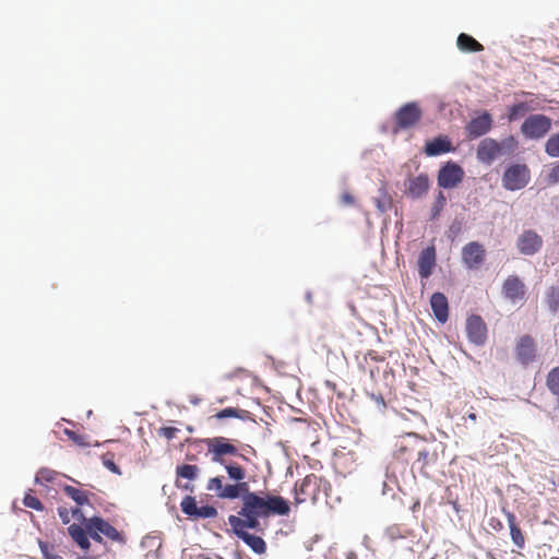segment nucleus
Segmentation results:
<instances>
[{"label": "nucleus", "mask_w": 559, "mask_h": 559, "mask_svg": "<svg viewBox=\"0 0 559 559\" xmlns=\"http://www.w3.org/2000/svg\"><path fill=\"white\" fill-rule=\"evenodd\" d=\"M437 266V249L433 243L421 249L417 257V272L420 280H428Z\"/></svg>", "instance_id": "12"}, {"label": "nucleus", "mask_w": 559, "mask_h": 559, "mask_svg": "<svg viewBox=\"0 0 559 559\" xmlns=\"http://www.w3.org/2000/svg\"><path fill=\"white\" fill-rule=\"evenodd\" d=\"M531 181V169L525 163L510 162L502 173V187L507 191H519Z\"/></svg>", "instance_id": "4"}, {"label": "nucleus", "mask_w": 559, "mask_h": 559, "mask_svg": "<svg viewBox=\"0 0 559 559\" xmlns=\"http://www.w3.org/2000/svg\"><path fill=\"white\" fill-rule=\"evenodd\" d=\"M67 533L72 542L84 552L87 554L92 548V536L84 528L75 523L68 526Z\"/></svg>", "instance_id": "21"}, {"label": "nucleus", "mask_w": 559, "mask_h": 559, "mask_svg": "<svg viewBox=\"0 0 559 559\" xmlns=\"http://www.w3.org/2000/svg\"><path fill=\"white\" fill-rule=\"evenodd\" d=\"M262 516L255 515H234L230 514L227 519L230 526L229 533L248 532L252 530L254 532H263L260 520Z\"/></svg>", "instance_id": "17"}, {"label": "nucleus", "mask_w": 559, "mask_h": 559, "mask_svg": "<svg viewBox=\"0 0 559 559\" xmlns=\"http://www.w3.org/2000/svg\"><path fill=\"white\" fill-rule=\"evenodd\" d=\"M498 140L493 138H484L477 145L476 158L480 164L490 166L495 163L498 156Z\"/></svg>", "instance_id": "18"}, {"label": "nucleus", "mask_w": 559, "mask_h": 559, "mask_svg": "<svg viewBox=\"0 0 559 559\" xmlns=\"http://www.w3.org/2000/svg\"><path fill=\"white\" fill-rule=\"evenodd\" d=\"M543 247V238L533 229L524 230L516 240V248L521 254L534 255Z\"/></svg>", "instance_id": "16"}, {"label": "nucleus", "mask_w": 559, "mask_h": 559, "mask_svg": "<svg viewBox=\"0 0 559 559\" xmlns=\"http://www.w3.org/2000/svg\"><path fill=\"white\" fill-rule=\"evenodd\" d=\"M423 152L427 157H438L443 154L454 153L455 146L449 135L440 133L425 141Z\"/></svg>", "instance_id": "13"}, {"label": "nucleus", "mask_w": 559, "mask_h": 559, "mask_svg": "<svg viewBox=\"0 0 559 559\" xmlns=\"http://www.w3.org/2000/svg\"><path fill=\"white\" fill-rule=\"evenodd\" d=\"M305 299L308 304L312 302V293L310 290L306 292Z\"/></svg>", "instance_id": "63"}, {"label": "nucleus", "mask_w": 559, "mask_h": 559, "mask_svg": "<svg viewBox=\"0 0 559 559\" xmlns=\"http://www.w3.org/2000/svg\"><path fill=\"white\" fill-rule=\"evenodd\" d=\"M243 544H246L255 555H264L267 550L266 542L259 535L250 532L233 533Z\"/></svg>", "instance_id": "24"}, {"label": "nucleus", "mask_w": 559, "mask_h": 559, "mask_svg": "<svg viewBox=\"0 0 559 559\" xmlns=\"http://www.w3.org/2000/svg\"><path fill=\"white\" fill-rule=\"evenodd\" d=\"M536 109L535 106H533V102H525V100H516L508 106L506 117L509 122H514L520 119H523L528 116L530 114H533Z\"/></svg>", "instance_id": "22"}, {"label": "nucleus", "mask_w": 559, "mask_h": 559, "mask_svg": "<svg viewBox=\"0 0 559 559\" xmlns=\"http://www.w3.org/2000/svg\"><path fill=\"white\" fill-rule=\"evenodd\" d=\"M178 431L179 429L176 427L163 426L158 429V435L165 437L167 440H173Z\"/></svg>", "instance_id": "47"}, {"label": "nucleus", "mask_w": 559, "mask_h": 559, "mask_svg": "<svg viewBox=\"0 0 559 559\" xmlns=\"http://www.w3.org/2000/svg\"><path fill=\"white\" fill-rule=\"evenodd\" d=\"M224 466L227 476L230 480H234V483H239L240 480L246 479L247 473L246 469L239 465L238 463L234 461L225 462V464H221Z\"/></svg>", "instance_id": "31"}, {"label": "nucleus", "mask_w": 559, "mask_h": 559, "mask_svg": "<svg viewBox=\"0 0 559 559\" xmlns=\"http://www.w3.org/2000/svg\"><path fill=\"white\" fill-rule=\"evenodd\" d=\"M366 393L372 401L376 402V404L380 411H383L386 408V403L384 401L382 393H374V392H366Z\"/></svg>", "instance_id": "48"}, {"label": "nucleus", "mask_w": 559, "mask_h": 559, "mask_svg": "<svg viewBox=\"0 0 559 559\" xmlns=\"http://www.w3.org/2000/svg\"><path fill=\"white\" fill-rule=\"evenodd\" d=\"M464 177L465 171L463 167L450 159L440 165L437 173V185L440 189L452 190L463 182Z\"/></svg>", "instance_id": "7"}, {"label": "nucleus", "mask_w": 559, "mask_h": 559, "mask_svg": "<svg viewBox=\"0 0 559 559\" xmlns=\"http://www.w3.org/2000/svg\"><path fill=\"white\" fill-rule=\"evenodd\" d=\"M466 335L469 343L483 346L487 341L488 329L479 314H471L466 319Z\"/></svg>", "instance_id": "14"}, {"label": "nucleus", "mask_w": 559, "mask_h": 559, "mask_svg": "<svg viewBox=\"0 0 559 559\" xmlns=\"http://www.w3.org/2000/svg\"><path fill=\"white\" fill-rule=\"evenodd\" d=\"M506 515L508 519V524H509V528H510V536H511L512 543L521 549L524 548L525 538L522 533V530L520 528V526L516 522V516L512 512H506Z\"/></svg>", "instance_id": "28"}, {"label": "nucleus", "mask_w": 559, "mask_h": 559, "mask_svg": "<svg viewBox=\"0 0 559 559\" xmlns=\"http://www.w3.org/2000/svg\"><path fill=\"white\" fill-rule=\"evenodd\" d=\"M201 399L198 395L190 396V403L194 406H198L201 403Z\"/></svg>", "instance_id": "61"}, {"label": "nucleus", "mask_w": 559, "mask_h": 559, "mask_svg": "<svg viewBox=\"0 0 559 559\" xmlns=\"http://www.w3.org/2000/svg\"><path fill=\"white\" fill-rule=\"evenodd\" d=\"M242 502L238 515H255L258 516V492L248 496Z\"/></svg>", "instance_id": "36"}, {"label": "nucleus", "mask_w": 559, "mask_h": 559, "mask_svg": "<svg viewBox=\"0 0 559 559\" xmlns=\"http://www.w3.org/2000/svg\"><path fill=\"white\" fill-rule=\"evenodd\" d=\"M43 559H63L56 552V545L43 539L37 540Z\"/></svg>", "instance_id": "37"}, {"label": "nucleus", "mask_w": 559, "mask_h": 559, "mask_svg": "<svg viewBox=\"0 0 559 559\" xmlns=\"http://www.w3.org/2000/svg\"><path fill=\"white\" fill-rule=\"evenodd\" d=\"M61 490L64 492V495L70 498L72 501L75 502V506L79 507H91L93 508V504L91 502V498L95 495L87 490L79 489L74 486L63 484L61 485Z\"/></svg>", "instance_id": "23"}, {"label": "nucleus", "mask_w": 559, "mask_h": 559, "mask_svg": "<svg viewBox=\"0 0 559 559\" xmlns=\"http://www.w3.org/2000/svg\"><path fill=\"white\" fill-rule=\"evenodd\" d=\"M554 126H557V121L551 117L540 112L530 114L520 126V134L525 141L538 142L548 136Z\"/></svg>", "instance_id": "1"}, {"label": "nucleus", "mask_w": 559, "mask_h": 559, "mask_svg": "<svg viewBox=\"0 0 559 559\" xmlns=\"http://www.w3.org/2000/svg\"><path fill=\"white\" fill-rule=\"evenodd\" d=\"M429 456V452L427 449H421L419 450L418 454H417V462H421L423 463V466L426 464L427 462V459Z\"/></svg>", "instance_id": "53"}, {"label": "nucleus", "mask_w": 559, "mask_h": 559, "mask_svg": "<svg viewBox=\"0 0 559 559\" xmlns=\"http://www.w3.org/2000/svg\"><path fill=\"white\" fill-rule=\"evenodd\" d=\"M431 180L427 173L417 176L408 175L404 180V194L416 201L423 199L431 188Z\"/></svg>", "instance_id": "10"}, {"label": "nucleus", "mask_w": 559, "mask_h": 559, "mask_svg": "<svg viewBox=\"0 0 559 559\" xmlns=\"http://www.w3.org/2000/svg\"><path fill=\"white\" fill-rule=\"evenodd\" d=\"M361 545L369 551L371 552H374V549H372L370 546H369V536L368 535H364L362 537V542H361Z\"/></svg>", "instance_id": "58"}, {"label": "nucleus", "mask_w": 559, "mask_h": 559, "mask_svg": "<svg viewBox=\"0 0 559 559\" xmlns=\"http://www.w3.org/2000/svg\"><path fill=\"white\" fill-rule=\"evenodd\" d=\"M544 152L550 158H559V131L548 134L544 143Z\"/></svg>", "instance_id": "33"}, {"label": "nucleus", "mask_w": 559, "mask_h": 559, "mask_svg": "<svg viewBox=\"0 0 559 559\" xmlns=\"http://www.w3.org/2000/svg\"><path fill=\"white\" fill-rule=\"evenodd\" d=\"M546 182L550 186L559 183V159L551 164V167L546 175Z\"/></svg>", "instance_id": "43"}, {"label": "nucleus", "mask_w": 559, "mask_h": 559, "mask_svg": "<svg viewBox=\"0 0 559 559\" xmlns=\"http://www.w3.org/2000/svg\"><path fill=\"white\" fill-rule=\"evenodd\" d=\"M204 442L207 447V452L211 454L213 463L225 464L227 462L225 455H240L239 450L231 443V440L225 437H214L205 439Z\"/></svg>", "instance_id": "9"}, {"label": "nucleus", "mask_w": 559, "mask_h": 559, "mask_svg": "<svg viewBox=\"0 0 559 559\" xmlns=\"http://www.w3.org/2000/svg\"><path fill=\"white\" fill-rule=\"evenodd\" d=\"M525 285L518 275H510L502 285V294L507 299L518 300L525 296Z\"/></svg>", "instance_id": "20"}, {"label": "nucleus", "mask_w": 559, "mask_h": 559, "mask_svg": "<svg viewBox=\"0 0 559 559\" xmlns=\"http://www.w3.org/2000/svg\"><path fill=\"white\" fill-rule=\"evenodd\" d=\"M406 438L414 439L416 441H424L425 439L420 438L416 432H409L406 435Z\"/></svg>", "instance_id": "60"}, {"label": "nucleus", "mask_w": 559, "mask_h": 559, "mask_svg": "<svg viewBox=\"0 0 559 559\" xmlns=\"http://www.w3.org/2000/svg\"><path fill=\"white\" fill-rule=\"evenodd\" d=\"M180 510L191 521L215 519L218 515V511L215 506H199L197 497L191 495H187L181 499Z\"/></svg>", "instance_id": "8"}, {"label": "nucleus", "mask_w": 559, "mask_h": 559, "mask_svg": "<svg viewBox=\"0 0 559 559\" xmlns=\"http://www.w3.org/2000/svg\"><path fill=\"white\" fill-rule=\"evenodd\" d=\"M423 115V109L417 100L403 104L393 115L394 133L414 128L420 122Z\"/></svg>", "instance_id": "5"}, {"label": "nucleus", "mask_w": 559, "mask_h": 559, "mask_svg": "<svg viewBox=\"0 0 559 559\" xmlns=\"http://www.w3.org/2000/svg\"><path fill=\"white\" fill-rule=\"evenodd\" d=\"M419 508H420V502H419V500H416V501L413 503V506L411 507V511H412V512H416V511H418V510H419Z\"/></svg>", "instance_id": "62"}, {"label": "nucleus", "mask_w": 559, "mask_h": 559, "mask_svg": "<svg viewBox=\"0 0 559 559\" xmlns=\"http://www.w3.org/2000/svg\"><path fill=\"white\" fill-rule=\"evenodd\" d=\"M102 464L105 468L110 471L112 474L121 475L122 471L118 464L115 462V455L111 452H107L100 456Z\"/></svg>", "instance_id": "40"}, {"label": "nucleus", "mask_w": 559, "mask_h": 559, "mask_svg": "<svg viewBox=\"0 0 559 559\" xmlns=\"http://www.w3.org/2000/svg\"><path fill=\"white\" fill-rule=\"evenodd\" d=\"M200 467L194 464L180 463L176 465L175 475L177 480L186 479L194 481L200 476Z\"/></svg>", "instance_id": "27"}, {"label": "nucleus", "mask_w": 559, "mask_h": 559, "mask_svg": "<svg viewBox=\"0 0 559 559\" xmlns=\"http://www.w3.org/2000/svg\"><path fill=\"white\" fill-rule=\"evenodd\" d=\"M266 502H269L271 516H287L290 513V502L282 496L266 495Z\"/></svg>", "instance_id": "25"}, {"label": "nucleus", "mask_w": 559, "mask_h": 559, "mask_svg": "<svg viewBox=\"0 0 559 559\" xmlns=\"http://www.w3.org/2000/svg\"><path fill=\"white\" fill-rule=\"evenodd\" d=\"M294 499L296 504H300L305 502V498H300V492H298V484H296L293 488Z\"/></svg>", "instance_id": "55"}, {"label": "nucleus", "mask_w": 559, "mask_h": 559, "mask_svg": "<svg viewBox=\"0 0 559 559\" xmlns=\"http://www.w3.org/2000/svg\"><path fill=\"white\" fill-rule=\"evenodd\" d=\"M83 528L92 536L95 543L105 544L104 537L119 544L126 543L123 532L118 531L108 520L98 513L90 516L87 524Z\"/></svg>", "instance_id": "3"}, {"label": "nucleus", "mask_w": 559, "mask_h": 559, "mask_svg": "<svg viewBox=\"0 0 559 559\" xmlns=\"http://www.w3.org/2000/svg\"><path fill=\"white\" fill-rule=\"evenodd\" d=\"M396 484H391L389 483L388 480H383V484H382V495H389L390 492L393 491V486H395Z\"/></svg>", "instance_id": "54"}, {"label": "nucleus", "mask_w": 559, "mask_h": 559, "mask_svg": "<svg viewBox=\"0 0 559 559\" xmlns=\"http://www.w3.org/2000/svg\"><path fill=\"white\" fill-rule=\"evenodd\" d=\"M215 417L218 420L227 419V418H237L240 420H249V419L253 420L252 414L249 411H245V409H240V408H236V407H231V406L219 409L215 414Z\"/></svg>", "instance_id": "29"}, {"label": "nucleus", "mask_w": 559, "mask_h": 559, "mask_svg": "<svg viewBox=\"0 0 559 559\" xmlns=\"http://www.w3.org/2000/svg\"><path fill=\"white\" fill-rule=\"evenodd\" d=\"M490 526H491L493 530L499 531V530H501V528H502V523H501L499 520H497V519H493V518H492V519L490 520Z\"/></svg>", "instance_id": "57"}, {"label": "nucleus", "mask_w": 559, "mask_h": 559, "mask_svg": "<svg viewBox=\"0 0 559 559\" xmlns=\"http://www.w3.org/2000/svg\"><path fill=\"white\" fill-rule=\"evenodd\" d=\"M462 262L467 270H478L486 260V250L479 241H469L462 248Z\"/></svg>", "instance_id": "11"}, {"label": "nucleus", "mask_w": 559, "mask_h": 559, "mask_svg": "<svg viewBox=\"0 0 559 559\" xmlns=\"http://www.w3.org/2000/svg\"><path fill=\"white\" fill-rule=\"evenodd\" d=\"M449 503L452 506V509L456 512V513H460L461 512V506L459 504V502L456 500H451L449 501Z\"/></svg>", "instance_id": "59"}, {"label": "nucleus", "mask_w": 559, "mask_h": 559, "mask_svg": "<svg viewBox=\"0 0 559 559\" xmlns=\"http://www.w3.org/2000/svg\"><path fill=\"white\" fill-rule=\"evenodd\" d=\"M57 511L62 524L68 525L70 523L71 511L66 507H58Z\"/></svg>", "instance_id": "49"}, {"label": "nucleus", "mask_w": 559, "mask_h": 559, "mask_svg": "<svg viewBox=\"0 0 559 559\" xmlns=\"http://www.w3.org/2000/svg\"><path fill=\"white\" fill-rule=\"evenodd\" d=\"M537 357L535 340L530 334L522 335L515 344V358L522 366L526 367L534 362Z\"/></svg>", "instance_id": "15"}, {"label": "nucleus", "mask_w": 559, "mask_h": 559, "mask_svg": "<svg viewBox=\"0 0 559 559\" xmlns=\"http://www.w3.org/2000/svg\"><path fill=\"white\" fill-rule=\"evenodd\" d=\"M23 504L38 512H43L45 510L44 503L35 495H33L31 489L25 492L23 497Z\"/></svg>", "instance_id": "39"}, {"label": "nucleus", "mask_w": 559, "mask_h": 559, "mask_svg": "<svg viewBox=\"0 0 559 559\" xmlns=\"http://www.w3.org/2000/svg\"><path fill=\"white\" fill-rule=\"evenodd\" d=\"M70 511H71V516L78 521L76 524L81 525L82 527H84L87 524L90 516H86L84 514L82 507H79V506L72 507L70 509Z\"/></svg>", "instance_id": "46"}, {"label": "nucleus", "mask_w": 559, "mask_h": 559, "mask_svg": "<svg viewBox=\"0 0 559 559\" xmlns=\"http://www.w3.org/2000/svg\"><path fill=\"white\" fill-rule=\"evenodd\" d=\"M464 224H465V216L463 214L455 215V217L453 218L449 228L445 231V237L450 241H454L459 237V235L462 233Z\"/></svg>", "instance_id": "34"}, {"label": "nucleus", "mask_w": 559, "mask_h": 559, "mask_svg": "<svg viewBox=\"0 0 559 559\" xmlns=\"http://www.w3.org/2000/svg\"><path fill=\"white\" fill-rule=\"evenodd\" d=\"M495 128L492 114L487 109L476 110L464 127L468 140H477L487 135Z\"/></svg>", "instance_id": "6"}, {"label": "nucleus", "mask_w": 559, "mask_h": 559, "mask_svg": "<svg viewBox=\"0 0 559 559\" xmlns=\"http://www.w3.org/2000/svg\"><path fill=\"white\" fill-rule=\"evenodd\" d=\"M429 304L436 321L440 324L447 323L450 316L448 297L441 292H435L430 296Z\"/></svg>", "instance_id": "19"}, {"label": "nucleus", "mask_w": 559, "mask_h": 559, "mask_svg": "<svg viewBox=\"0 0 559 559\" xmlns=\"http://www.w3.org/2000/svg\"><path fill=\"white\" fill-rule=\"evenodd\" d=\"M456 46L462 52H479L484 49L483 45L477 41L472 35L466 33L459 34L456 38Z\"/></svg>", "instance_id": "26"}, {"label": "nucleus", "mask_w": 559, "mask_h": 559, "mask_svg": "<svg viewBox=\"0 0 559 559\" xmlns=\"http://www.w3.org/2000/svg\"><path fill=\"white\" fill-rule=\"evenodd\" d=\"M380 195L374 198V205L380 213H385L388 210V203H392V199L386 192L384 187L379 189Z\"/></svg>", "instance_id": "41"}, {"label": "nucleus", "mask_w": 559, "mask_h": 559, "mask_svg": "<svg viewBox=\"0 0 559 559\" xmlns=\"http://www.w3.org/2000/svg\"><path fill=\"white\" fill-rule=\"evenodd\" d=\"M546 388L548 391L559 397V366L552 367L546 376Z\"/></svg>", "instance_id": "35"}, {"label": "nucleus", "mask_w": 559, "mask_h": 559, "mask_svg": "<svg viewBox=\"0 0 559 559\" xmlns=\"http://www.w3.org/2000/svg\"><path fill=\"white\" fill-rule=\"evenodd\" d=\"M341 202L346 206H352L355 204V197L349 192H343L341 195Z\"/></svg>", "instance_id": "51"}, {"label": "nucleus", "mask_w": 559, "mask_h": 559, "mask_svg": "<svg viewBox=\"0 0 559 559\" xmlns=\"http://www.w3.org/2000/svg\"><path fill=\"white\" fill-rule=\"evenodd\" d=\"M447 205V197L443 191L439 190L435 195V201L430 209L429 221L436 222L440 218L442 211Z\"/></svg>", "instance_id": "32"}, {"label": "nucleus", "mask_w": 559, "mask_h": 559, "mask_svg": "<svg viewBox=\"0 0 559 559\" xmlns=\"http://www.w3.org/2000/svg\"><path fill=\"white\" fill-rule=\"evenodd\" d=\"M175 486H176V488L183 490V491H189V492L194 491V485L192 484V481H189V480L187 483H182L181 480L175 479Z\"/></svg>", "instance_id": "50"}, {"label": "nucleus", "mask_w": 559, "mask_h": 559, "mask_svg": "<svg viewBox=\"0 0 559 559\" xmlns=\"http://www.w3.org/2000/svg\"><path fill=\"white\" fill-rule=\"evenodd\" d=\"M269 502H266V495L261 496L260 492H258V516H262V519H267L271 516L269 513Z\"/></svg>", "instance_id": "45"}, {"label": "nucleus", "mask_w": 559, "mask_h": 559, "mask_svg": "<svg viewBox=\"0 0 559 559\" xmlns=\"http://www.w3.org/2000/svg\"><path fill=\"white\" fill-rule=\"evenodd\" d=\"M391 484H397V479L394 472H390L389 467L385 469V479Z\"/></svg>", "instance_id": "56"}, {"label": "nucleus", "mask_w": 559, "mask_h": 559, "mask_svg": "<svg viewBox=\"0 0 559 559\" xmlns=\"http://www.w3.org/2000/svg\"><path fill=\"white\" fill-rule=\"evenodd\" d=\"M547 304L550 312L559 310V286H552L547 295Z\"/></svg>", "instance_id": "42"}, {"label": "nucleus", "mask_w": 559, "mask_h": 559, "mask_svg": "<svg viewBox=\"0 0 559 559\" xmlns=\"http://www.w3.org/2000/svg\"><path fill=\"white\" fill-rule=\"evenodd\" d=\"M76 559H97V557H95V556H81V555H78Z\"/></svg>", "instance_id": "64"}, {"label": "nucleus", "mask_w": 559, "mask_h": 559, "mask_svg": "<svg viewBox=\"0 0 559 559\" xmlns=\"http://www.w3.org/2000/svg\"><path fill=\"white\" fill-rule=\"evenodd\" d=\"M63 433L71 440L73 441L76 445L79 447H82V448H87L88 447V443L85 442V438L84 436L78 433L76 431L74 430H71V429H68L66 428L63 430Z\"/></svg>", "instance_id": "44"}, {"label": "nucleus", "mask_w": 559, "mask_h": 559, "mask_svg": "<svg viewBox=\"0 0 559 559\" xmlns=\"http://www.w3.org/2000/svg\"><path fill=\"white\" fill-rule=\"evenodd\" d=\"M519 140L515 135L509 134L508 136L498 140V156H508L513 154L519 147Z\"/></svg>", "instance_id": "30"}, {"label": "nucleus", "mask_w": 559, "mask_h": 559, "mask_svg": "<svg viewBox=\"0 0 559 559\" xmlns=\"http://www.w3.org/2000/svg\"><path fill=\"white\" fill-rule=\"evenodd\" d=\"M224 476H214L209 479L206 489L214 491L215 496L219 499L236 500L240 499L243 501L248 496H252L258 491H251L250 486L247 481L240 480L234 484H224Z\"/></svg>", "instance_id": "2"}, {"label": "nucleus", "mask_w": 559, "mask_h": 559, "mask_svg": "<svg viewBox=\"0 0 559 559\" xmlns=\"http://www.w3.org/2000/svg\"><path fill=\"white\" fill-rule=\"evenodd\" d=\"M57 472L49 467H40L34 478L36 485H44V483H52Z\"/></svg>", "instance_id": "38"}, {"label": "nucleus", "mask_w": 559, "mask_h": 559, "mask_svg": "<svg viewBox=\"0 0 559 559\" xmlns=\"http://www.w3.org/2000/svg\"><path fill=\"white\" fill-rule=\"evenodd\" d=\"M314 477L313 475H308L306 476L300 485H298V492L302 493V495H306L307 492V487L311 484V478Z\"/></svg>", "instance_id": "52"}]
</instances>
